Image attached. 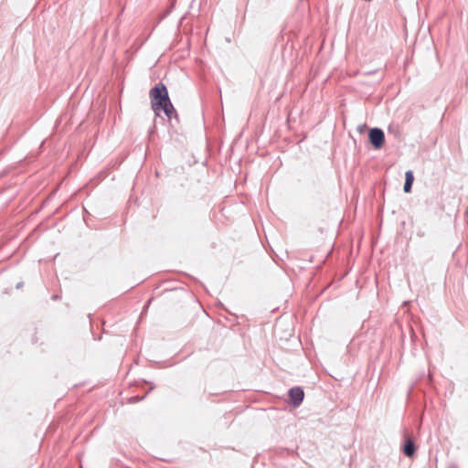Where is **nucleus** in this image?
Listing matches in <instances>:
<instances>
[{
	"mask_svg": "<svg viewBox=\"0 0 468 468\" xmlns=\"http://www.w3.org/2000/svg\"><path fill=\"white\" fill-rule=\"evenodd\" d=\"M150 98L152 108L159 115L160 112H164L168 119H171L173 114L176 116V110L170 101L167 89L162 82L157 83L150 90Z\"/></svg>",
	"mask_w": 468,
	"mask_h": 468,
	"instance_id": "1",
	"label": "nucleus"
},
{
	"mask_svg": "<svg viewBox=\"0 0 468 468\" xmlns=\"http://www.w3.org/2000/svg\"><path fill=\"white\" fill-rule=\"evenodd\" d=\"M368 139L375 149H380L385 143V133L380 128H371L368 132Z\"/></svg>",
	"mask_w": 468,
	"mask_h": 468,
	"instance_id": "2",
	"label": "nucleus"
},
{
	"mask_svg": "<svg viewBox=\"0 0 468 468\" xmlns=\"http://www.w3.org/2000/svg\"><path fill=\"white\" fill-rule=\"evenodd\" d=\"M290 402L293 407H299L304 398L303 389L301 387H293L289 389Z\"/></svg>",
	"mask_w": 468,
	"mask_h": 468,
	"instance_id": "3",
	"label": "nucleus"
},
{
	"mask_svg": "<svg viewBox=\"0 0 468 468\" xmlns=\"http://www.w3.org/2000/svg\"><path fill=\"white\" fill-rule=\"evenodd\" d=\"M413 181H414L413 172L411 170L407 171L405 174V183H404V186H403L405 193H410L411 191Z\"/></svg>",
	"mask_w": 468,
	"mask_h": 468,
	"instance_id": "4",
	"label": "nucleus"
},
{
	"mask_svg": "<svg viewBox=\"0 0 468 468\" xmlns=\"http://www.w3.org/2000/svg\"><path fill=\"white\" fill-rule=\"evenodd\" d=\"M415 450H416V448H415L414 441L410 439L407 440L403 446V453L406 456L410 457L414 454Z\"/></svg>",
	"mask_w": 468,
	"mask_h": 468,
	"instance_id": "5",
	"label": "nucleus"
},
{
	"mask_svg": "<svg viewBox=\"0 0 468 468\" xmlns=\"http://www.w3.org/2000/svg\"><path fill=\"white\" fill-rule=\"evenodd\" d=\"M149 304H150V300L147 302L145 308H147Z\"/></svg>",
	"mask_w": 468,
	"mask_h": 468,
	"instance_id": "6",
	"label": "nucleus"
}]
</instances>
